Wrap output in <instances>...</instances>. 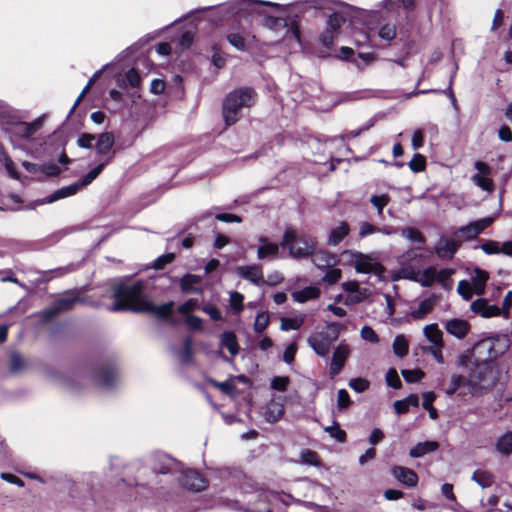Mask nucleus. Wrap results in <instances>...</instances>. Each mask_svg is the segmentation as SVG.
Here are the masks:
<instances>
[{"instance_id":"f257e3e1","label":"nucleus","mask_w":512,"mask_h":512,"mask_svg":"<svg viewBox=\"0 0 512 512\" xmlns=\"http://www.w3.org/2000/svg\"><path fill=\"white\" fill-rule=\"evenodd\" d=\"M352 13L353 9L342 2L322 0V15L327 17L326 30L322 33V58L332 57L349 61L361 69L362 67L357 59L359 58L369 64L375 59L372 53H359L356 58L354 50L350 47L341 46L339 49H332L334 40L339 38L342 25L351 19Z\"/></svg>"},{"instance_id":"f03ea898","label":"nucleus","mask_w":512,"mask_h":512,"mask_svg":"<svg viewBox=\"0 0 512 512\" xmlns=\"http://www.w3.org/2000/svg\"><path fill=\"white\" fill-rule=\"evenodd\" d=\"M115 303L109 307V311H133L148 313L160 320H167L171 325L176 324L172 318L174 302L169 301L162 305H155L144 293V284L138 281L132 285L115 284L111 294Z\"/></svg>"},{"instance_id":"7ed1b4c3","label":"nucleus","mask_w":512,"mask_h":512,"mask_svg":"<svg viewBox=\"0 0 512 512\" xmlns=\"http://www.w3.org/2000/svg\"><path fill=\"white\" fill-rule=\"evenodd\" d=\"M255 101V92L250 88H239L226 95L222 103V116L226 125L235 124L242 116L244 108Z\"/></svg>"},{"instance_id":"20e7f679","label":"nucleus","mask_w":512,"mask_h":512,"mask_svg":"<svg viewBox=\"0 0 512 512\" xmlns=\"http://www.w3.org/2000/svg\"><path fill=\"white\" fill-rule=\"evenodd\" d=\"M264 6L279 7L277 3L269 1L239 0L230 3L226 10L232 15L252 21L256 16L263 17L265 14L263 11Z\"/></svg>"},{"instance_id":"39448f33","label":"nucleus","mask_w":512,"mask_h":512,"mask_svg":"<svg viewBox=\"0 0 512 512\" xmlns=\"http://www.w3.org/2000/svg\"><path fill=\"white\" fill-rule=\"evenodd\" d=\"M282 246L289 249L293 257H305L312 253L315 244L305 237H298L292 227H288L283 235Z\"/></svg>"},{"instance_id":"423d86ee","label":"nucleus","mask_w":512,"mask_h":512,"mask_svg":"<svg viewBox=\"0 0 512 512\" xmlns=\"http://www.w3.org/2000/svg\"><path fill=\"white\" fill-rule=\"evenodd\" d=\"M349 255L351 257L350 262L357 273H373L379 277L382 275L384 269L375 257L361 252H349Z\"/></svg>"},{"instance_id":"0eeeda50","label":"nucleus","mask_w":512,"mask_h":512,"mask_svg":"<svg viewBox=\"0 0 512 512\" xmlns=\"http://www.w3.org/2000/svg\"><path fill=\"white\" fill-rule=\"evenodd\" d=\"M496 378L487 363H479L470 373L468 383L473 389H488L495 385Z\"/></svg>"},{"instance_id":"6e6552de","label":"nucleus","mask_w":512,"mask_h":512,"mask_svg":"<svg viewBox=\"0 0 512 512\" xmlns=\"http://www.w3.org/2000/svg\"><path fill=\"white\" fill-rule=\"evenodd\" d=\"M494 220L495 218L490 216L470 222L466 226L460 227L454 233V236L464 240H472L476 238L477 235L480 234L484 229L489 227L494 222Z\"/></svg>"},{"instance_id":"1a4fd4ad","label":"nucleus","mask_w":512,"mask_h":512,"mask_svg":"<svg viewBox=\"0 0 512 512\" xmlns=\"http://www.w3.org/2000/svg\"><path fill=\"white\" fill-rule=\"evenodd\" d=\"M349 354L350 347L346 343H340L334 348L332 359L329 363V374L331 378L336 376L342 370Z\"/></svg>"},{"instance_id":"9d476101","label":"nucleus","mask_w":512,"mask_h":512,"mask_svg":"<svg viewBox=\"0 0 512 512\" xmlns=\"http://www.w3.org/2000/svg\"><path fill=\"white\" fill-rule=\"evenodd\" d=\"M478 173L472 176V181L484 191L491 192L494 189V183L491 179V168L482 161H476L474 164Z\"/></svg>"},{"instance_id":"9b49d317","label":"nucleus","mask_w":512,"mask_h":512,"mask_svg":"<svg viewBox=\"0 0 512 512\" xmlns=\"http://www.w3.org/2000/svg\"><path fill=\"white\" fill-rule=\"evenodd\" d=\"M42 124V118H38L31 123L18 122L11 126L10 133L12 137H16L19 139H28L32 135H34L38 130L41 129Z\"/></svg>"},{"instance_id":"f8f14e48","label":"nucleus","mask_w":512,"mask_h":512,"mask_svg":"<svg viewBox=\"0 0 512 512\" xmlns=\"http://www.w3.org/2000/svg\"><path fill=\"white\" fill-rule=\"evenodd\" d=\"M180 482L183 487L194 492L202 491L208 485L207 480L195 470L184 471L180 478Z\"/></svg>"},{"instance_id":"ddd939ff","label":"nucleus","mask_w":512,"mask_h":512,"mask_svg":"<svg viewBox=\"0 0 512 512\" xmlns=\"http://www.w3.org/2000/svg\"><path fill=\"white\" fill-rule=\"evenodd\" d=\"M262 24L264 27L272 30V31H285L286 34H290L291 37L295 38L299 41V32L297 28H288V23L285 19L281 17H274L270 15L264 14L262 17Z\"/></svg>"},{"instance_id":"4468645a","label":"nucleus","mask_w":512,"mask_h":512,"mask_svg":"<svg viewBox=\"0 0 512 512\" xmlns=\"http://www.w3.org/2000/svg\"><path fill=\"white\" fill-rule=\"evenodd\" d=\"M236 273L239 277L252 282L253 284L260 286L265 283L262 268L260 265H245L238 266Z\"/></svg>"},{"instance_id":"2eb2a0df","label":"nucleus","mask_w":512,"mask_h":512,"mask_svg":"<svg viewBox=\"0 0 512 512\" xmlns=\"http://www.w3.org/2000/svg\"><path fill=\"white\" fill-rule=\"evenodd\" d=\"M439 301V296L431 294L429 297L421 300L418 305L411 309L410 315L414 320L424 319L435 307Z\"/></svg>"},{"instance_id":"dca6fc26","label":"nucleus","mask_w":512,"mask_h":512,"mask_svg":"<svg viewBox=\"0 0 512 512\" xmlns=\"http://www.w3.org/2000/svg\"><path fill=\"white\" fill-rule=\"evenodd\" d=\"M471 310L483 318L501 316V309L496 305H490L484 298L476 299L471 303Z\"/></svg>"},{"instance_id":"f3484780","label":"nucleus","mask_w":512,"mask_h":512,"mask_svg":"<svg viewBox=\"0 0 512 512\" xmlns=\"http://www.w3.org/2000/svg\"><path fill=\"white\" fill-rule=\"evenodd\" d=\"M392 475L403 485L407 487H415L418 482L417 474L409 468L395 466L392 468Z\"/></svg>"},{"instance_id":"a211bd4d","label":"nucleus","mask_w":512,"mask_h":512,"mask_svg":"<svg viewBox=\"0 0 512 512\" xmlns=\"http://www.w3.org/2000/svg\"><path fill=\"white\" fill-rule=\"evenodd\" d=\"M445 329L450 335L463 339L468 334L470 325L466 320L454 318L445 323Z\"/></svg>"},{"instance_id":"6ab92c4d","label":"nucleus","mask_w":512,"mask_h":512,"mask_svg":"<svg viewBox=\"0 0 512 512\" xmlns=\"http://www.w3.org/2000/svg\"><path fill=\"white\" fill-rule=\"evenodd\" d=\"M495 451L501 456L508 457L512 455V431L508 430L498 436L494 443Z\"/></svg>"},{"instance_id":"aec40b11","label":"nucleus","mask_w":512,"mask_h":512,"mask_svg":"<svg viewBox=\"0 0 512 512\" xmlns=\"http://www.w3.org/2000/svg\"><path fill=\"white\" fill-rule=\"evenodd\" d=\"M258 242L260 243L257 249V258L259 260H263L267 257H275L278 254L279 246L270 242L267 237L260 236Z\"/></svg>"},{"instance_id":"412c9836","label":"nucleus","mask_w":512,"mask_h":512,"mask_svg":"<svg viewBox=\"0 0 512 512\" xmlns=\"http://www.w3.org/2000/svg\"><path fill=\"white\" fill-rule=\"evenodd\" d=\"M202 281V278L198 275L194 274H186L180 280V287L182 292L184 293H194L201 294L203 292L202 288L197 285Z\"/></svg>"},{"instance_id":"4be33fe9","label":"nucleus","mask_w":512,"mask_h":512,"mask_svg":"<svg viewBox=\"0 0 512 512\" xmlns=\"http://www.w3.org/2000/svg\"><path fill=\"white\" fill-rule=\"evenodd\" d=\"M350 227L347 222H340L336 227L332 228L328 234L327 242L331 246L338 245L348 234Z\"/></svg>"},{"instance_id":"5701e85b","label":"nucleus","mask_w":512,"mask_h":512,"mask_svg":"<svg viewBox=\"0 0 512 512\" xmlns=\"http://www.w3.org/2000/svg\"><path fill=\"white\" fill-rule=\"evenodd\" d=\"M95 149L97 154L106 155L109 153L114 145V135L111 132H104L96 137Z\"/></svg>"},{"instance_id":"b1692460","label":"nucleus","mask_w":512,"mask_h":512,"mask_svg":"<svg viewBox=\"0 0 512 512\" xmlns=\"http://www.w3.org/2000/svg\"><path fill=\"white\" fill-rule=\"evenodd\" d=\"M458 245L454 240L441 239L435 247L440 258L451 259L457 251Z\"/></svg>"},{"instance_id":"393cba45","label":"nucleus","mask_w":512,"mask_h":512,"mask_svg":"<svg viewBox=\"0 0 512 512\" xmlns=\"http://www.w3.org/2000/svg\"><path fill=\"white\" fill-rule=\"evenodd\" d=\"M439 448V443L437 441H424L416 444L409 451V455L412 458H420L424 455L434 452Z\"/></svg>"},{"instance_id":"a878e982","label":"nucleus","mask_w":512,"mask_h":512,"mask_svg":"<svg viewBox=\"0 0 512 512\" xmlns=\"http://www.w3.org/2000/svg\"><path fill=\"white\" fill-rule=\"evenodd\" d=\"M82 188L81 184L79 182L71 184L66 187H62L61 189L55 191L51 195H49L44 202L46 203H52L54 201H57L59 199L72 196L78 192V190Z\"/></svg>"},{"instance_id":"bb28decb","label":"nucleus","mask_w":512,"mask_h":512,"mask_svg":"<svg viewBox=\"0 0 512 512\" xmlns=\"http://www.w3.org/2000/svg\"><path fill=\"white\" fill-rule=\"evenodd\" d=\"M423 334L431 345H438L443 343V332L438 328L436 323L426 325L423 328Z\"/></svg>"},{"instance_id":"cd10ccee","label":"nucleus","mask_w":512,"mask_h":512,"mask_svg":"<svg viewBox=\"0 0 512 512\" xmlns=\"http://www.w3.org/2000/svg\"><path fill=\"white\" fill-rule=\"evenodd\" d=\"M221 346L225 347L232 356L237 355L239 352V345L235 333L232 331H225L222 333Z\"/></svg>"},{"instance_id":"c85d7f7f","label":"nucleus","mask_w":512,"mask_h":512,"mask_svg":"<svg viewBox=\"0 0 512 512\" xmlns=\"http://www.w3.org/2000/svg\"><path fill=\"white\" fill-rule=\"evenodd\" d=\"M488 273L481 269H475L472 275V283L474 292L477 295H482L485 291V285L488 280Z\"/></svg>"},{"instance_id":"c756f323","label":"nucleus","mask_w":512,"mask_h":512,"mask_svg":"<svg viewBox=\"0 0 512 512\" xmlns=\"http://www.w3.org/2000/svg\"><path fill=\"white\" fill-rule=\"evenodd\" d=\"M79 298L72 294H65L59 297L54 303L60 313L72 310L76 303L79 302Z\"/></svg>"},{"instance_id":"7c9ffc66","label":"nucleus","mask_w":512,"mask_h":512,"mask_svg":"<svg viewBox=\"0 0 512 512\" xmlns=\"http://www.w3.org/2000/svg\"><path fill=\"white\" fill-rule=\"evenodd\" d=\"M417 283L423 287H430L436 282V267L430 266L424 270H419Z\"/></svg>"},{"instance_id":"2f4dec72","label":"nucleus","mask_w":512,"mask_h":512,"mask_svg":"<svg viewBox=\"0 0 512 512\" xmlns=\"http://www.w3.org/2000/svg\"><path fill=\"white\" fill-rule=\"evenodd\" d=\"M0 162L4 165L9 176L13 179L18 180L20 178L19 173L16 171L15 165L4 149V146L0 144Z\"/></svg>"},{"instance_id":"473e14b6","label":"nucleus","mask_w":512,"mask_h":512,"mask_svg":"<svg viewBox=\"0 0 512 512\" xmlns=\"http://www.w3.org/2000/svg\"><path fill=\"white\" fill-rule=\"evenodd\" d=\"M283 413H284L283 406L281 404H279L278 402L272 401L271 403L268 404V406L266 408L265 419L269 423H274L278 419H280V417L283 415Z\"/></svg>"},{"instance_id":"72a5a7b5","label":"nucleus","mask_w":512,"mask_h":512,"mask_svg":"<svg viewBox=\"0 0 512 512\" xmlns=\"http://www.w3.org/2000/svg\"><path fill=\"white\" fill-rule=\"evenodd\" d=\"M471 479L476 482L482 488L490 487L494 482L493 475L485 470H476Z\"/></svg>"},{"instance_id":"f704fd0d","label":"nucleus","mask_w":512,"mask_h":512,"mask_svg":"<svg viewBox=\"0 0 512 512\" xmlns=\"http://www.w3.org/2000/svg\"><path fill=\"white\" fill-rule=\"evenodd\" d=\"M319 290L315 287H306L300 291H295L292 293V297L296 302H306L310 299L318 297Z\"/></svg>"},{"instance_id":"c9c22d12","label":"nucleus","mask_w":512,"mask_h":512,"mask_svg":"<svg viewBox=\"0 0 512 512\" xmlns=\"http://www.w3.org/2000/svg\"><path fill=\"white\" fill-rule=\"evenodd\" d=\"M393 352L398 357H404L408 353L409 345L406 337L403 334H399L393 341Z\"/></svg>"},{"instance_id":"e433bc0d","label":"nucleus","mask_w":512,"mask_h":512,"mask_svg":"<svg viewBox=\"0 0 512 512\" xmlns=\"http://www.w3.org/2000/svg\"><path fill=\"white\" fill-rule=\"evenodd\" d=\"M452 269H436V282H438L444 289L451 290L453 286V281L451 276L453 274Z\"/></svg>"},{"instance_id":"4c0bfd02","label":"nucleus","mask_w":512,"mask_h":512,"mask_svg":"<svg viewBox=\"0 0 512 512\" xmlns=\"http://www.w3.org/2000/svg\"><path fill=\"white\" fill-rule=\"evenodd\" d=\"M178 358L181 363L186 364L193 358V341L191 337H186L183 342V349L179 352Z\"/></svg>"},{"instance_id":"58836bf2","label":"nucleus","mask_w":512,"mask_h":512,"mask_svg":"<svg viewBox=\"0 0 512 512\" xmlns=\"http://www.w3.org/2000/svg\"><path fill=\"white\" fill-rule=\"evenodd\" d=\"M111 157L107 159L105 162L100 163L96 167H94L91 171H89L80 181L82 187H85L92 183L93 180H95L98 175L102 172L105 165L110 161Z\"/></svg>"},{"instance_id":"ea45409f","label":"nucleus","mask_w":512,"mask_h":512,"mask_svg":"<svg viewBox=\"0 0 512 512\" xmlns=\"http://www.w3.org/2000/svg\"><path fill=\"white\" fill-rule=\"evenodd\" d=\"M116 380V374L113 370L104 369L99 372L97 381L103 387H111Z\"/></svg>"},{"instance_id":"a19ab883","label":"nucleus","mask_w":512,"mask_h":512,"mask_svg":"<svg viewBox=\"0 0 512 512\" xmlns=\"http://www.w3.org/2000/svg\"><path fill=\"white\" fill-rule=\"evenodd\" d=\"M26 367V361L18 352H13L10 356V371L17 373Z\"/></svg>"},{"instance_id":"79ce46f5","label":"nucleus","mask_w":512,"mask_h":512,"mask_svg":"<svg viewBox=\"0 0 512 512\" xmlns=\"http://www.w3.org/2000/svg\"><path fill=\"white\" fill-rule=\"evenodd\" d=\"M378 36L380 39L390 42L396 36V27L393 24H384L380 27L378 31Z\"/></svg>"},{"instance_id":"37998d69","label":"nucleus","mask_w":512,"mask_h":512,"mask_svg":"<svg viewBox=\"0 0 512 512\" xmlns=\"http://www.w3.org/2000/svg\"><path fill=\"white\" fill-rule=\"evenodd\" d=\"M409 168L413 172H421L425 169L426 166V160L425 157L419 153H416L413 158L408 163Z\"/></svg>"},{"instance_id":"c03bdc74","label":"nucleus","mask_w":512,"mask_h":512,"mask_svg":"<svg viewBox=\"0 0 512 512\" xmlns=\"http://www.w3.org/2000/svg\"><path fill=\"white\" fill-rule=\"evenodd\" d=\"M342 275V271L339 268H329L322 276V282H326L330 285L336 283Z\"/></svg>"},{"instance_id":"a18cd8bd","label":"nucleus","mask_w":512,"mask_h":512,"mask_svg":"<svg viewBox=\"0 0 512 512\" xmlns=\"http://www.w3.org/2000/svg\"><path fill=\"white\" fill-rule=\"evenodd\" d=\"M269 324V315L265 312L258 313L254 322V330L257 333H262Z\"/></svg>"},{"instance_id":"49530a36","label":"nucleus","mask_w":512,"mask_h":512,"mask_svg":"<svg viewBox=\"0 0 512 512\" xmlns=\"http://www.w3.org/2000/svg\"><path fill=\"white\" fill-rule=\"evenodd\" d=\"M369 295L370 292L367 289H360L359 287L357 291L348 295V297L346 298V303H360L364 301L366 298H368Z\"/></svg>"},{"instance_id":"de8ad7c7","label":"nucleus","mask_w":512,"mask_h":512,"mask_svg":"<svg viewBox=\"0 0 512 512\" xmlns=\"http://www.w3.org/2000/svg\"><path fill=\"white\" fill-rule=\"evenodd\" d=\"M457 291L464 300H469L473 295L474 288L468 281L462 280L458 284Z\"/></svg>"},{"instance_id":"09e8293b","label":"nucleus","mask_w":512,"mask_h":512,"mask_svg":"<svg viewBox=\"0 0 512 512\" xmlns=\"http://www.w3.org/2000/svg\"><path fill=\"white\" fill-rule=\"evenodd\" d=\"M424 375V372L420 369L402 370L403 378L409 383H414L421 380Z\"/></svg>"},{"instance_id":"8fccbe9b","label":"nucleus","mask_w":512,"mask_h":512,"mask_svg":"<svg viewBox=\"0 0 512 512\" xmlns=\"http://www.w3.org/2000/svg\"><path fill=\"white\" fill-rule=\"evenodd\" d=\"M360 336L363 340L376 344L379 342V337L374 331V329L370 326H364L362 327L360 331Z\"/></svg>"},{"instance_id":"3c124183","label":"nucleus","mask_w":512,"mask_h":512,"mask_svg":"<svg viewBox=\"0 0 512 512\" xmlns=\"http://www.w3.org/2000/svg\"><path fill=\"white\" fill-rule=\"evenodd\" d=\"M172 462V459H170L169 457L162 456L160 457V465L158 466L157 464H155L153 466V470L159 474L169 473L171 470Z\"/></svg>"},{"instance_id":"603ef678","label":"nucleus","mask_w":512,"mask_h":512,"mask_svg":"<svg viewBox=\"0 0 512 512\" xmlns=\"http://www.w3.org/2000/svg\"><path fill=\"white\" fill-rule=\"evenodd\" d=\"M302 321L297 318H281L280 329L283 331L296 330L300 327Z\"/></svg>"},{"instance_id":"864d4df0","label":"nucleus","mask_w":512,"mask_h":512,"mask_svg":"<svg viewBox=\"0 0 512 512\" xmlns=\"http://www.w3.org/2000/svg\"><path fill=\"white\" fill-rule=\"evenodd\" d=\"M58 314H60V312L57 309L55 303H53V305L41 311L39 313V317L42 322L47 323L51 321L54 317H56Z\"/></svg>"},{"instance_id":"5fc2aeb1","label":"nucleus","mask_w":512,"mask_h":512,"mask_svg":"<svg viewBox=\"0 0 512 512\" xmlns=\"http://www.w3.org/2000/svg\"><path fill=\"white\" fill-rule=\"evenodd\" d=\"M370 202L372 203L373 206L377 208L378 214H381L383 208L389 202V196L387 194L373 195L370 199Z\"/></svg>"},{"instance_id":"6e6d98bb","label":"nucleus","mask_w":512,"mask_h":512,"mask_svg":"<svg viewBox=\"0 0 512 512\" xmlns=\"http://www.w3.org/2000/svg\"><path fill=\"white\" fill-rule=\"evenodd\" d=\"M227 40L233 47L240 51L246 48L245 40L240 34L230 33L227 35Z\"/></svg>"},{"instance_id":"4d7b16f0","label":"nucleus","mask_w":512,"mask_h":512,"mask_svg":"<svg viewBox=\"0 0 512 512\" xmlns=\"http://www.w3.org/2000/svg\"><path fill=\"white\" fill-rule=\"evenodd\" d=\"M465 381V378L461 375H452L450 386L446 390V394L453 395L465 383Z\"/></svg>"},{"instance_id":"13d9d810","label":"nucleus","mask_w":512,"mask_h":512,"mask_svg":"<svg viewBox=\"0 0 512 512\" xmlns=\"http://www.w3.org/2000/svg\"><path fill=\"white\" fill-rule=\"evenodd\" d=\"M198 307L197 299H188L185 303L179 305L178 312L182 315H190V312L194 311Z\"/></svg>"},{"instance_id":"bf43d9fd","label":"nucleus","mask_w":512,"mask_h":512,"mask_svg":"<svg viewBox=\"0 0 512 512\" xmlns=\"http://www.w3.org/2000/svg\"><path fill=\"white\" fill-rule=\"evenodd\" d=\"M301 463L308 465H318V455L317 453L310 451L308 449L303 450L300 454Z\"/></svg>"},{"instance_id":"052dcab7","label":"nucleus","mask_w":512,"mask_h":512,"mask_svg":"<svg viewBox=\"0 0 512 512\" xmlns=\"http://www.w3.org/2000/svg\"><path fill=\"white\" fill-rule=\"evenodd\" d=\"M96 139V136L90 133H83L77 140V145L84 149L92 148V143Z\"/></svg>"},{"instance_id":"680f3d73","label":"nucleus","mask_w":512,"mask_h":512,"mask_svg":"<svg viewBox=\"0 0 512 512\" xmlns=\"http://www.w3.org/2000/svg\"><path fill=\"white\" fill-rule=\"evenodd\" d=\"M386 382L388 386L398 389L401 387V380L395 369H390L386 374Z\"/></svg>"},{"instance_id":"e2e57ef3","label":"nucleus","mask_w":512,"mask_h":512,"mask_svg":"<svg viewBox=\"0 0 512 512\" xmlns=\"http://www.w3.org/2000/svg\"><path fill=\"white\" fill-rule=\"evenodd\" d=\"M174 259H175V254L174 253H167L165 255H162V256L158 257L154 261L153 267L156 270L163 269L167 264L171 263Z\"/></svg>"},{"instance_id":"0e129e2a","label":"nucleus","mask_w":512,"mask_h":512,"mask_svg":"<svg viewBox=\"0 0 512 512\" xmlns=\"http://www.w3.org/2000/svg\"><path fill=\"white\" fill-rule=\"evenodd\" d=\"M512 307V291H508L505 295L502 303L501 309V316H503L505 319H508L510 317V309Z\"/></svg>"},{"instance_id":"69168bd1","label":"nucleus","mask_w":512,"mask_h":512,"mask_svg":"<svg viewBox=\"0 0 512 512\" xmlns=\"http://www.w3.org/2000/svg\"><path fill=\"white\" fill-rule=\"evenodd\" d=\"M288 384H289L288 377L276 376L271 381V388H273L274 390L283 392L287 389Z\"/></svg>"},{"instance_id":"338daca9","label":"nucleus","mask_w":512,"mask_h":512,"mask_svg":"<svg viewBox=\"0 0 512 512\" xmlns=\"http://www.w3.org/2000/svg\"><path fill=\"white\" fill-rule=\"evenodd\" d=\"M125 77L131 87L136 88L140 85L141 78L136 69H129L126 72Z\"/></svg>"},{"instance_id":"774afa93","label":"nucleus","mask_w":512,"mask_h":512,"mask_svg":"<svg viewBox=\"0 0 512 512\" xmlns=\"http://www.w3.org/2000/svg\"><path fill=\"white\" fill-rule=\"evenodd\" d=\"M349 386L356 392H364L369 387V382L363 378H354L349 382Z\"/></svg>"}]
</instances>
